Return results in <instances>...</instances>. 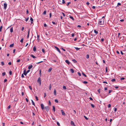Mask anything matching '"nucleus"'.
Segmentation results:
<instances>
[{
	"label": "nucleus",
	"instance_id": "obj_1",
	"mask_svg": "<svg viewBox=\"0 0 126 126\" xmlns=\"http://www.w3.org/2000/svg\"><path fill=\"white\" fill-rule=\"evenodd\" d=\"M104 23V19L103 18H101L99 19L98 24L100 25H103Z\"/></svg>",
	"mask_w": 126,
	"mask_h": 126
},
{
	"label": "nucleus",
	"instance_id": "obj_2",
	"mask_svg": "<svg viewBox=\"0 0 126 126\" xmlns=\"http://www.w3.org/2000/svg\"><path fill=\"white\" fill-rule=\"evenodd\" d=\"M37 82L39 83L40 85H41V78H39L37 80Z\"/></svg>",
	"mask_w": 126,
	"mask_h": 126
},
{
	"label": "nucleus",
	"instance_id": "obj_3",
	"mask_svg": "<svg viewBox=\"0 0 126 126\" xmlns=\"http://www.w3.org/2000/svg\"><path fill=\"white\" fill-rule=\"evenodd\" d=\"M53 57L54 58H55V60H52L53 61V62H56V60H57V56H56L55 55H54V56H53Z\"/></svg>",
	"mask_w": 126,
	"mask_h": 126
},
{
	"label": "nucleus",
	"instance_id": "obj_4",
	"mask_svg": "<svg viewBox=\"0 0 126 126\" xmlns=\"http://www.w3.org/2000/svg\"><path fill=\"white\" fill-rule=\"evenodd\" d=\"M41 107L42 109L43 110L44 109V105L42 103L41 104Z\"/></svg>",
	"mask_w": 126,
	"mask_h": 126
},
{
	"label": "nucleus",
	"instance_id": "obj_5",
	"mask_svg": "<svg viewBox=\"0 0 126 126\" xmlns=\"http://www.w3.org/2000/svg\"><path fill=\"white\" fill-rule=\"evenodd\" d=\"M7 6V4L6 3H4V9L5 10L6 9V7Z\"/></svg>",
	"mask_w": 126,
	"mask_h": 126
},
{
	"label": "nucleus",
	"instance_id": "obj_6",
	"mask_svg": "<svg viewBox=\"0 0 126 126\" xmlns=\"http://www.w3.org/2000/svg\"><path fill=\"white\" fill-rule=\"evenodd\" d=\"M46 109V111L47 112H48L49 110V107L48 106H46L45 107Z\"/></svg>",
	"mask_w": 126,
	"mask_h": 126
},
{
	"label": "nucleus",
	"instance_id": "obj_7",
	"mask_svg": "<svg viewBox=\"0 0 126 126\" xmlns=\"http://www.w3.org/2000/svg\"><path fill=\"white\" fill-rule=\"evenodd\" d=\"M55 48L60 53H61V51L57 47H55Z\"/></svg>",
	"mask_w": 126,
	"mask_h": 126
},
{
	"label": "nucleus",
	"instance_id": "obj_8",
	"mask_svg": "<svg viewBox=\"0 0 126 126\" xmlns=\"http://www.w3.org/2000/svg\"><path fill=\"white\" fill-rule=\"evenodd\" d=\"M61 111L62 113V114L63 115H65V114L64 113V111L63 110H61Z\"/></svg>",
	"mask_w": 126,
	"mask_h": 126
},
{
	"label": "nucleus",
	"instance_id": "obj_9",
	"mask_svg": "<svg viewBox=\"0 0 126 126\" xmlns=\"http://www.w3.org/2000/svg\"><path fill=\"white\" fill-rule=\"evenodd\" d=\"M65 62L68 64H69L70 63V62L68 60H66L65 61Z\"/></svg>",
	"mask_w": 126,
	"mask_h": 126
},
{
	"label": "nucleus",
	"instance_id": "obj_10",
	"mask_svg": "<svg viewBox=\"0 0 126 126\" xmlns=\"http://www.w3.org/2000/svg\"><path fill=\"white\" fill-rule=\"evenodd\" d=\"M71 124L72 125L74 126H75L74 123L72 121H71Z\"/></svg>",
	"mask_w": 126,
	"mask_h": 126
},
{
	"label": "nucleus",
	"instance_id": "obj_11",
	"mask_svg": "<svg viewBox=\"0 0 126 126\" xmlns=\"http://www.w3.org/2000/svg\"><path fill=\"white\" fill-rule=\"evenodd\" d=\"M30 30L29 29L28 30V34L27 36V38H28L29 37V33H30Z\"/></svg>",
	"mask_w": 126,
	"mask_h": 126
},
{
	"label": "nucleus",
	"instance_id": "obj_12",
	"mask_svg": "<svg viewBox=\"0 0 126 126\" xmlns=\"http://www.w3.org/2000/svg\"><path fill=\"white\" fill-rule=\"evenodd\" d=\"M54 95H56V90L55 89H54Z\"/></svg>",
	"mask_w": 126,
	"mask_h": 126
},
{
	"label": "nucleus",
	"instance_id": "obj_13",
	"mask_svg": "<svg viewBox=\"0 0 126 126\" xmlns=\"http://www.w3.org/2000/svg\"><path fill=\"white\" fill-rule=\"evenodd\" d=\"M32 65H30L28 67L29 69H30L31 68H32Z\"/></svg>",
	"mask_w": 126,
	"mask_h": 126
},
{
	"label": "nucleus",
	"instance_id": "obj_14",
	"mask_svg": "<svg viewBox=\"0 0 126 126\" xmlns=\"http://www.w3.org/2000/svg\"><path fill=\"white\" fill-rule=\"evenodd\" d=\"M27 73L26 72L25 70L24 71L23 74H24L25 75H27Z\"/></svg>",
	"mask_w": 126,
	"mask_h": 126
},
{
	"label": "nucleus",
	"instance_id": "obj_15",
	"mask_svg": "<svg viewBox=\"0 0 126 126\" xmlns=\"http://www.w3.org/2000/svg\"><path fill=\"white\" fill-rule=\"evenodd\" d=\"M72 61L74 63H76L77 62V61L75 59L72 60Z\"/></svg>",
	"mask_w": 126,
	"mask_h": 126
},
{
	"label": "nucleus",
	"instance_id": "obj_16",
	"mask_svg": "<svg viewBox=\"0 0 126 126\" xmlns=\"http://www.w3.org/2000/svg\"><path fill=\"white\" fill-rule=\"evenodd\" d=\"M33 50L34 51H35L36 50V48L35 46L34 47H33Z\"/></svg>",
	"mask_w": 126,
	"mask_h": 126
},
{
	"label": "nucleus",
	"instance_id": "obj_17",
	"mask_svg": "<svg viewBox=\"0 0 126 126\" xmlns=\"http://www.w3.org/2000/svg\"><path fill=\"white\" fill-rule=\"evenodd\" d=\"M70 71L72 73H73L74 72V70L72 69H70Z\"/></svg>",
	"mask_w": 126,
	"mask_h": 126
},
{
	"label": "nucleus",
	"instance_id": "obj_18",
	"mask_svg": "<svg viewBox=\"0 0 126 126\" xmlns=\"http://www.w3.org/2000/svg\"><path fill=\"white\" fill-rule=\"evenodd\" d=\"M10 32H13V27H12L10 29Z\"/></svg>",
	"mask_w": 126,
	"mask_h": 126
},
{
	"label": "nucleus",
	"instance_id": "obj_19",
	"mask_svg": "<svg viewBox=\"0 0 126 126\" xmlns=\"http://www.w3.org/2000/svg\"><path fill=\"white\" fill-rule=\"evenodd\" d=\"M53 108V110L54 111V112H55V108L54 106H53L52 107Z\"/></svg>",
	"mask_w": 126,
	"mask_h": 126
},
{
	"label": "nucleus",
	"instance_id": "obj_20",
	"mask_svg": "<svg viewBox=\"0 0 126 126\" xmlns=\"http://www.w3.org/2000/svg\"><path fill=\"white\" fill-rule=\"evenodd\" d=\"M52 69V68H50L48 70V72H50L51 71V70Z\"/></svg>",
	"mask_w": 126,
	"mask_h": 126
},
{
	"label": "nucleus",
	"instance_id": "obj_21",
	"mask_svg": "<svg viewBox=\"0 0 126 126\" xmlns=\"http://www.w3.org/2000/svg\"><path fill=\"white\" fill-rule=\"evenodd\" d=\"M51 84H50L49 86V89L50 90H51Z\"/></svg>",
	"mask_w": 126,
	"mask_h": 126
},
{
	"label": "nucleus",
	"instance_id": "obj_22",
	"mask_svg": "<svg viewBox=\"0 0 126 126\" xmlns=\"http://www.w3.org/2000/svg\"><path fill=\"white\" fill-rule=\"evenodd\" d=\"M14 45V44H12L11 45H10V47H13Z\"/></svg>",
	"mask_w": 126,
	"mask_h": 126
},
{
	"label": "nucleus",
	"instance_id": "obj_23",
	"mask_svg": "<svg viewBox=\"0 0 126 126\" xmlns=\"http://www.w3.org/2000/svg\"><path fill=\"white\" fill-rule=\"evenodd\" d=\"M94 33L96 34H97L98 33V32L97 31H96L95 30H94Z\"/></svg>",
	"mask_w": 126,
	"mask_h": 126
},
{
	"label": "nucleus",
	"instance_id": "obj_24",
	"mask_svg": "<svg viewBox=\"0 0 126 126\" xmlns=\"http://www.w3.org/2000/svg\"><path fill=\"white\" fill-rule=\"evenodd\" d=\"M6 75V73L5 72H4L3 73H2V76H4L5 75Z\"/></svg>",
	"mask_w": 126,
	"mask_h": 126
},
{
	"label": "nucleus",
	"instance_id": "obj_25",
	"mask_svg": "<svg viewBox=\"0 0 126 126\" xmlns=\"http://www.w3.org/2000/svg\"><path fill=\"white\" fill-rule=\"evenodd\" d=\"M63 88L64 90H66V86H65L63 85Z\"/></svg>",
	"mask_w": 126,
	"mask_h": 126
},
{
	"label": "nucleus",
	"instance_id": "obj_26",
	"mask_svg": "<svg viewBox=\"0 0 126 126\" xmlns=\"http://www.w3.org/2000/svg\"><path fill=\"white\" fill-rule=\"evenodd\" d=\"M31 57H32V58H36V57L35 56H34V55L32 54L31 55Z\"/></svg>",
	"mask_w": 126,
	"mask_h": 126
},
{
	"label": "nucleus",
	"instance_id": "obj_27",
	"mask_svg": "<svg viewBox=\"0 0 126 126\" xmlns=\"http://www.w3.org/2000/svg\"><path fill=\"white\" fill-rule=\"evenodd\" d=\"M69 17L71 19H72V20H74V18H73V17L72 16H69Z\"/></svg>",
	"mask_w": 126,
	"mask_h": 126
},
{
	"label": "nucleus",
	"instance_id": "obj_28",
	"mask_svg": "<svg viewBox=\"0 0 126 126\" xmlns=\"http://www.w3.org/2000/svg\"><path fill=\"white\" fill-rule=\"evenodd\" d=\"M82 75L83 76H84V77H87L86 75V74H84V73H82Z\"/></svg>",
	"mask_w": 126,
	"mask_h": 126
},
{
	"label": "nucleus",
	"instance_id": "obj_29",
	"mask_svg": "<svg viewBox=\"0 0 126 126\" xmlns=\"http://www.w3.org/2000/svg\"><path fill=\"white\" fill-rule=\"evenodd\" d=\"M29 19V17H28L27 18H25V20L26 21H27L28 19Z\"/></svg>",
	"mask_w": 126,
	"mask_h": 126
},
{
	"label": "nucleus",
	"instance_id": "obj_30",
	"mask_svg": "<svg viewBox=\"0 0 126 126\" xmlns=\"http://www.w3.org/2000/svg\"><path fill=\"white\" fill-rule=\"evenodd\" d=\"M42 51L44 53H45V50L44 49H42Z\"/></svg>",
	"mask_w": 126,
	"mask_h": 126
},
{
	"label": "nucleus",
	"instance_id": "obj_31",
	"mask_svg": "<svg viewBox=\"0 0 126 126\" xmlns=\"http://www.w3.org/2000/svg\"><path fill=\"white\" fill-rule=\"evenodd\" d=\"M86 57L87 59H88L89 58V55L88 54L87 55Z\"/></svg>",
	"mask_w": 126,
	"mask_h": 126
},
{
	"label": "nucleus",
	"instance_id": "obj_32",
	"mask_svg": "<svg viewBox=\"0 0 126 126\" xmlns=\"http://www.w3.org/2000/svg\"><path fill=\"white\" fill-rule=\"evenodd\" d=\"M12 71L10 70L9 72V74L10 75H11L12 74Z\"/></svg>",
	"mask_w": 126,
	"mask_h": 126
},
{
	"label": "nucleus",
	"instance_id": "obj_33",
	"mask_svg": "<svg viewBox=\"0 0 126 126\" xmlns=\"http://www.w3.org/2000/svg\"><path fill=\"white\" fill-rule=\"evenodd\" d=\"M23 38H22L20 41V42L21 43H23Z\"/></svg>",
	"mask_w": 126,
	"mask_h": 126
},
{
	"label": "nucleus",
	"instance_id": "obj_34",
	"mask_svg": "<svg viewBox=\"0 0 126 126\" xmlns=\"http://www.w3.org/2000/svg\"><path fill=\"white\" fill-rule=\"evenodd\" d=\"M31 101L32 102V105H34V106L35 104L33 100H32Z\"/></svg>",
	"mask_w": 126,
	"mask_h": 126
},
{
	"label": "nucleus",
	"instance_id": "obj_35",
	"mask_svg": "<svg viewBox=\"0 0 126 126\" xmlns=\"http://www.w3.org/2000/svg\"><path fill=\"white\" fill-rule=\"evenodd\" d=\"M46 11H45L43 13V14L44 15H46Z\"/></svg>",
	"mask_w": 126,
	"mask_h": 126
},
{
	"label": "nucleus",
	"instance_id": "obj_36",
	"mask_svg": "<svg viewBox=\"0 0 126 126\" xmlns=\"http://www.w3.org/2000/svg\"><path fill=\"white\" fill-rule=\"evenodd\" d=\"M18 100V99L17 98H15V99H14V101H17V100Z\"/></svg>",
	"mask_w": 126,
	"mask_h": 126
},
{
	"label": "nucleus",
	"instance_id": "obj_37",
	"mask_svg": "<svg viewBox=\"0 0 126 126\" xmlns=\"http://www.w3.org/2000/svg\"><path fill=\"white\" fill-rule=\"evenodd\" d=\"M75 49H76V50H79L80 49V48H78V47H75Z\"/></svg>",
	"mask_w": 126,
	"mask_h": 126
},
{
	"label": "nucleus",
	"instance_id": "obj_38",
	"mask_svg": "<svg viewBox=\"0 0 126 126\" xmlns=\"http://www.w3.org/2000/svg\"><path fill=\"white\" fill-rule=\"evenodd\" d=\"M48 102L49 105H51V102L49 100H48Z\"/></svg>",
	"mask_w": 126,
	"mask_h": 126
},
{
	"label": "nucleus",
	"instance_id": "obj_39",
	"mask_svg": "<svg viewBox=\"0 0 126 126\" xmlns=\"http://www.w3.org/2000/svg\"><path fill=\"white\" fill-rule=\"evenodd\" d=\"M83 83H84V84H87L88 83V82L87 81H83Z\"/></svg>",
	"mask_w": 126,
	"mask_h": 126
},
{
	"label": "nucleus",
	"instance_id": "obj_40",
	"mask_svg": "<svg viewBox=\"0 0 126 126\" xmlns=\"http://www.w3.org/2000/svg\"><path fill=\"white\" fill-rule=\"evenodd\" d=\"M116 80L115 79H111V81H114Z\"/></svg>",
	"mask_w": 126,
	"mask_h": 126
},
{
	"label": "nucleus",
	"instance_id": "obj_41",
	"mask_svg": "<svg viewBox=\"0 0 126 126\" xmlns=\"http://www.w3.org/2000/svg\"><path fill=\"white\" fill-rule=\"evenodd\" d=\"M91 106H92V107L93 108H94V105L93 104H91Z\"/></svg>",
	"mask_w": 126,
	"mask_h": 126
},
{
	"label": "nucleus",
	"instance_id": "obj_42",
	"mask_svg": "<svg viewBox=\"0 0 126 126\" xmlns=\"http://www.w3.org/2000/svg\"><path fill=\"white\" fill-rule=\"evenodd\" d=\"M35 98L36 100L37 101H38V97L37 96H35Z\"/></svg>",
	"mask_w": 126,
	"mask_h": 126
},
{
	"label": "nucleus",
	"instance_id": "obj_43",
	"mask_svg": "<svg viewBox=\"0 0 126 126\" xmlns=\"http://www.w3.org/2000/svg\"><path fill=\"white\" fill-rule=\"evenodd\" d=\"M2 26H0V32H1V30H2Z\"/></svg>",
	"mask_w": 126,
	"mask_h": 126
},
{
	"label": "nucleus",
	"instance_id": "obj_44",
	"mask_svg": "<svg viewBox=\"0 0 126 126\" xmlns=\"http://www.w3.org/2000/svg\"><path fill=\"white\" fill-rule=\"evenodd\" d=\"M55 101L56 103H58V100L57 99H55Z\"/></svg>",
	"mask_w": 126,
	"mask_h": 126
},
{
	"label": "nucleus",
	"instance_id": "obj_45",
	"mask_svg": "<svg viewBox=\"0 0 126 126\" xmlns=\"http://www.w3.org/2000/svg\"><path fill=\"white\" fill-rule=\"evenodd\" d=\"M30 20L31 21H33V19L32 17H31L30 19Z\"/></svg>",
	"mask_w": 126,
	"mask_h": 126
},
{
	"label": "nucleus",
	"instance_id": "obj_46",
	"mask_svg": "<svg viewBox=\"0 0 126 126\" xmlns=\"http://www.w3.org/2000/svg\"><path fill=\"white\" fill-rule=\"evenodd\" d=\"M1 64L2 65H3L4 64V62H1Z\"/></svg>",
	"mask_w": 126,
	"mask_h": 126
},
{
	"label": "nucleus",
	"instance_id": "obj_47",
	"mask_svg": "<svg viewBox=\"0 0 126 126\" xmlns=\"http://www.w3.org/2000/svg\"><path fill=\"white\" fill-rule=\"evenodd\" d=\"M57 124L58 126H60V124L59 122H57Z\"/></svg>",
	"mask_w": 126,
	"mask_h": 126
},
{
	"label": "nucleus",
	"instance_id": "obj_48",
	"mask_svg": "<svg viewBox=\"0 0 126 126\" xmlns=\"http://www.w3.org/2000/svg\"><path fill=\"white\" fill-rule=\"evenodd\" d=\"M78 74L79 76H81V73H80L79 72H78Z\"/></svg>",
	"mask_w": 126,
	"mask_h": 126
},
{
	"label": "nucleus",
	"instance_id": "obj_49",
	"mask_svg": "<svg viewBox=\"0 0 126 126\" xmlns=\"http://www.w3.org/2000/svg\"><path fill=\"white\" fill-rule=\"evenodd\" d=\"M29 88H30V89H31V90H32V88L31 86H29Z\"/></svg>",
	"mask_w": 126,
	"mask_h": 126
},
{
	"label": "nucleus",
	"instance_id": "obj_50",
	"mask_svg": "<svg viewBox=\"0 0 126 126\" xmlns=\"http://www.w3.org/2000/svg\"><path fill=\"white\" fill-rule=\"evenodd\" d=\"M125 79V78H120V79L121 80H124Z\"/></svg>",
	"mask_w": 126,
	"mask_h": 126
},
{
	"label": "nucleus",
	"instance_id": "obj_51",
	"mask_svg": "<svg viewBox=\"0 0 126 126\" xmlns=\"http://www.w3.org/2000/svg\"><path fill=\"white\" fill-rule=\"evenodd\" d=\"M111 105L110 104H109L108 105V107L109 108H110L111 107Z\"/></svg>",
	"mask_w": 126,
	"mask_h": 126
},
{
	"label": "nucleus",
	"instance_id": "obj_52",
	"mask_svg": "<svg viewBox=\"0 0 126 126\" xmlns=\"http://www.w3.org/2000/svg\"><path fill=\"white\" fill-rule=\"evenodd\" d=\"M39 74L41 76V70H40L39 71Z\"/></svg>",
	"mask_w": 126,
	"mask_h": 126
},
{
	"label": "nucleus",
	"instance_id": "obj_53",
	"mask_svg": "<svg viewBox=\"0 0 126 126\" xmlns=\"http://www.w3.org/2000/svg\"><path fill=\"white\" fill-rule=\"evenodd\" d=\"M106 72H107L108 71L107 67H106Z\"/></svg>",
	"mask_w": 126,
	"mask_h": 126
},
{
	"label": "nucleus",
	"instance_id": "obj_54",
	"mask_svg": "<svg viewBox=\"0 0 126 126\" xmlns=\"http://www.w3.org/2000/svg\"><path fill=\"white\" fill-rule=\"evenodd\" d=\"M112 90H109V93H111V92L112 91Z\"/></svg>",
	"mask_w": 126,
	"mask_h": 126
},
{
	"label": "nucleus",
	"instance_id": "obj_55",
	"mask_svg": "<svg viewBox=\"0 0 126 126\" xmlns=\"http://www.w3.org/2000/svg\"><path fill=\"white\" fill-rule=\"evenodd\" d=\"M70 3H71V2H68L67 3V4L66 5H67V6H68V5H69V4H70Z\"/></svg>",
	"mask_w": 126,
	"mask_h": 126
},
{
	"label": "nucleus",
	"instance_id": "obj_56",
	"mask_svg": "<svg viewBox=\"0 0 126 126\" xmlns=\"http://www.w3.org/2000/svg\"><path fill=\"white\" fill-rule=\"evenodd\" d=\"M74 33H73L71 34V36L72 37H73L74 36Z\"/></svg>",
	"mask_w": 126,
	"mask_h": 126
},
{
	"label": "nucleus",
	"instance_id": "obj_57",
	"mask_svg": "<svg viewBox=\"0 0 126 126\" xmlns=\"http://www.w3.org/2000/svg\"><path fill=\"white\" fill-rule=\"evenodd\" d=\"M44 27H46L47 26V25L45 23L44 24Z\"/></svg>",
	"mask_w": 126,
	"mask_h": 126
},
{
	"label": "nucleus",
	"instance_id": "obj_58",
	"mask_svg": "<svg viewBox=\"0 0 126 126\" xmlns=\"http://www.w3.org/2000/svg\"><path fill=\"white\" fill-rule=\"evenodd\" d=\"M65 2V1L64 0H62V3H64Z\"/></svg>",
	"mask_w": 126,
	"mask_h": 126
},
{
	"label": "nucleus",
	"instance_id": "obj_59",
	"mask_svg": "<svg viewBox=\"0 0 126 126\" xmlns=\"http://www.w3.org/2000/svg\"><path fill=\"white\" fill-rule=\"evenodd\" d=\"M84 118H85L86 119V120H88V118L86 117L85 116H84Z\"/></svg>",
	"mask_w": 126,
	"mask_h": 126
},
{
	"label": "nucleus",
	"instance_id": "obj_60",
	"mask_svg": "<svg viewBox=\"0 0 126 126\" xmlns=\"http://www.w3.org/2000/svg\"><path fill=\"white\" fill-rule=\"evenodd\" d=\"M86 4L87 5H88L89 4V2H86Z\"/></svg>",
	"mask_w": 126,
	"mask_h": 126
},
{
	"label": "nucleus",
	"instance_id": "obj_61",
	"mask_svg": "<svg viewBox=\"0 0 126 126\" xmlns=\"http://www.w3.org/2000/svg\"><path fill=\"white\" fill-rule=\"evenodd\" d=\"M8 64L9 65H11V64H12V63H11V62H9L8 63Z\"/></svg>",
	"mask_w": 126,
	"mask_h": 126
},
{
	"label": "nucleus",
	"instance_id": "obj_62",
	"mask_svg": "<svg viewBox=\"0 0 126 126\" xmlns=\"http://www.w3.org/2000/svg\"><path fill=\"white\" fill-rule=\"evenodd\" d=\"M20 61V59H19L18 60H17V62H19Z\"/></svg>",
	"mask_w": 126,
	"mask_h": 126
},
{
	"label": "nucleus",
	"instance_id": "obj_63",
	"mask_svg": "<svg viewBox=\"0 0 126 126\" xmlns=\"http://www.w3.org/2000/svg\"><path fill=\"white\" fill-rule=\"evenodd\" d=\"M21 77L22 78H23L24 77V76L23 75V74H22L21 75Z\"/></svg>",
	"mask_w": 126,
	"mask_h": 126
},
{
	"label": "nucleus",
	"instance_id": "obj_64",
	"mask_svg": "<svg viewBox=\"0 0 126 126\" xmlns=\"http://www.w3.org/2000/svg\"><path fill=\"white\" fill-rule=\"evenodd\" d=\"M7 79H5L4 80V82H5L7 81Z\"/></svg>",
	"mask_w": 126,
	"mask_h": 126
}]
</instances>
